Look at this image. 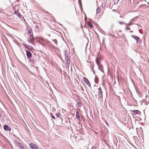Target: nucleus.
<instances>
[{"mask_svg": "<svg viewBox=\"0 0 149 149\" xmlns=\"http://www.w3.org/2000/svg\"><path fill=\"white\" fill-rule=\"evenodd\" d=\"M29 146L31 149H38V147L36 145L33 143H30Z\"/></svg>", "mask_w": 149, "mask_h": 149, "instance_id": "1", "label": "nucleus"}, {"mask_svg": "<svg viewBox=\"0 0 149 149\" xmlns=\"http://www.w3.org/2000/svg\"><path fill=\"white\" fill-rule=\"evenodd\" d=\"M30 40H29V42L31 43L33 45L34 44V39L33 34L29 35Z\"/></svg>", "mask_w": 149, "mask_h": 149, "instance_id": "2", "label": "nucleus"}, {"mask_svg": "<svg viewBox=\"0 0 149 149\" xmlns=\"http://www.w3.org/2000/svg\"><path fill=\"white\" fill-rule=\"evenodd\" d=\"M98 94L99 97L100 98H102L103 97L102 95V89L101 87H99L98 89Z\"/></svg>", "mask_w": 149, "mask_h": 149, "instance_id": "3", "label": "nucleus"}, {"mask_svg": "<svg viewBox=\"0 0 149 149\" xmlns=\"http://www.w3.org/2000/svg\"><path fill=\"white\" fill-rule=\"evenodd\" d=\"M84 81L89 86H91V84L88 79L85 77H84Z\"/></svg>", "mask_w": 149, "mask_h": 149, "instance_id": "4", "label": "nucleus"}, {"mask_svg": "<svg viewBox=\"0 0 149 149\" xmlns=\"http://www.w3.org/2000/svg\"><path fill=\"white\" fill-rule=\"evenodd\" d=\"M27 34L30 35L33 34V33L30 27H28Z\"/></svg>", "mask_w": 149, "mask_h": 149, "instance_id": "5", "label": "nucleus"}, {"mask_svg": "<svg viewBox=\"0 0 149 149\" xmlns=\"http://www.w3.org/2000/svg\"><path fill=\"white\" fill-rule=\"evenodd\" d=\"M101 59V57L100 56H97L96 59V62L97 64H99V63H100Z\"/></svg>", "mask_w": 149, "mask_h": 149, "instance_id": "6", "label": "nucleus"}, {"mask_svg": "<svg viewBox=\"0 0 149 149\" xmlns=\"http://www.w3.org/2000/svg\"><path fill=\"white\" fill-rule=\"evenodd\" d=\"M3 128L6 131H10L11 130V128L7 125H4Z\"/></svg>", "mask_w": 149, "mask_h": 149, "instance_id": "7", "label": "nucleus"}, {"mask_svg": "<svg viewBox=\"0 0 149 149\" xmlns=\"http://www.w3.org/2000/svg\"><path fill=\"white\" fill-rule=\"evenodd\" d=\"M132 37L134 39L136 40L137 42H138L140 41V39L138 37L135 36L133 35H132Z\"/></svg>", "mask_w": 149, "mask_h": 149, "instance_id": "8", "label": "nucleus"}, {"mask_svg": "<svg viewBox=\"0 0 149 149\" xmlns=\"http://www.w3.org/2000/svg\"><path fill=\"white\" fill-rule=\"evenodd\" d=\"M26 53H27L26 55H27V57L28 58H30L31 57L32 54H31V52H30V51H28L27 50H26Z\"/></svg>", "mask_w": 149, "mask_h": 149, "instance_id": "9", "label": "nucleus"}, {"mask_svg": "<svg viewBox=\"0 0 149 149\" xmlns=\"http://www.w3.org/2000/svg\"><path fill=\"white\" fill-rule=\"evenodd\" d=\"M26 48H27L28 49L30 50H33V48L31 46L29 45H26L25 46Z\"/></svg>", "mask_w": 149, "mask_h": 149, "instance_id": "10", "label": "nucleus"}, {"mask_svg": "<svg viewBox=\"0 0 149 149\" xmlns=\"http://www.w3.org/2000/svg\"><path fill=\"white\" fill-rule=\"evenodd\" d=\"M97 65L98 66L99 69L101 70V71H102L103 69V66L102 65L100 64V63H99V64H97Z\"/></svg>", "mask_w": 149, "mask_h": 149, "instance_id": "11", "label": "nucleus"}, {"mask_svg": "<svg viewBox=\"0 0 149 149\" xmlns=\"http://www.w3.org/2000/svg\"><path fill=\"white\" fill-rule=\"evenodd\" d=\"M15 13L17 15V16L19 17H21V15L20 13L17 10V11H15Z\"/></svg>", "mask_w": 149, "mask_h": 149, "instance_id": "12", "label": "nucleus"}, {"mask_svg": "<svg viewBox=\"0 0 149 149\" xmlns=\"http://www.w3.org/2000/svg\"><path fill=\"white\" fill-rule=\"evenodd\" d=\"M76 116L77 118L79 120H80V116L79 113L77 111L76 113Z\"/></svg>", "mask_w": 149, "mask_h": 149, "instance_id": "13", "label": "nucleus"}, {"mask_svg": "<svg viewBox=\"0 0 149 149\" xmlns=\"http://www.w3.org/2000/svg\"><path fill=\"white\" fill-rule=\"evenodd\" d=\"M15 143L16 145L19 148H20L21 146L22 145V144L19 143V142H18L17 141L15 142Z\"/></svg>", "mask_w": 149, "mask_h": 149, "instance_id": "14", "label": "nucleus"}, {"mask_svg": "<svg viewBox=\"0 0 149 149\" xmlns=\"http://www.w3.org/2000/svg\"><path fill=\"white\" fill-rule=\"evenodd\" d=\"M132 111L133 113H135L136 114H139L140 113V112L138 110H133Z\"/></svg>", "mask_w": 149, "mask_h": 149, "instance_id": "15", "label": "nucleus"}, {"mask_svg": "<svg viewBox=\"0 0 149 149\" xmlns=\"http://www.w3.org/2000/svg\"><path fill=\"white\" fill-rule=\"evenodd\" d=\"M87 25L91 28H92L93 26V24L90 22H88Z\"/></svg>", "mask_w": 149, "mask_h": 149, "instance_id": "16", "label": "nucleus"}, {"mask_svg": "<svg viewBox=\"0 0 149 149\" xmlns=\"http://www.w3.org/2000/svg\"><path fill=\"white\" fill-rule=\"evenodd\" d=\"M138 17H134V18L132 19L130 21V22H133L135 20H136L137 18H138Z\"/></svg>", "mask_w": 149, "mask_h": 149, "instance_id": "17", "label": "nucleus"}, {"mask_svg": "<svg viewBox=\"0 0 149 149\" xmlns=\"http://www.w3.org/2000/svg\"><path fill=\"white\" fill-rule=\"evenodd\" d=\"M20 148V149H26L25 146L23 144H22Z\"/></svg>", "mask_w": 149, "mask_h": 149, "instance_id": "18", "label": "nucleus"}, {"mask_svg": "<svg viewBox=\"0 0 149 149\" xmlns=\"http://www.w3.org/2000/svg\"><path fill=\"white\" fill-rule=\"evenodd\" d=\"M119 0H113L114 3L115 4H117Z\"/></svg>", "mask_w": 149, "mask_h": 149, "instance_id": "19", "label": "nucleus"}, {"mask_svg": "<svg viewBox=\"0 0 149 149\" xmlns=\"http://www.w3.org/2000/svg\"><path fill=\"white\" fill-rule=\"evenodd\" d=\"M51 116L52 118H53L54 119H55V117L53 115V114L51 113Z\"/></svg>", "mask_w": 149, "mask_h": 149, "instance_id": "20", "label": "nucleus"}, {"mask_svg": "<svg viewBox=\"0 0 149 149\" xmlns=\"http://www.w3.org/2000/svg\"><path fill=\"white\" fill-rule=\"evenodd\" d=\"M105 6V5L104 3H102V4L101 6L102 7V8H104V7Z\"/></svg>", "mask_w": 149, "mask_h": 149, "instance_id": "21", "label": "nucleus"}, {"mask_svg": "<svg viewBox=\"0 0 149 149\" xmlns=\"http://www.w3.org/2000/svg\"><path fill=\"white\" fill-rule=\"evenodd\" d=\"M54 42L56 44H57V40H56V39H55L54 40Z\"/></svg>", "mask_w": 149, "mask_h": 149, "instance_id": "22", "label": "nucleus"}, {"mask_svg": "<svg viewBox=\"0 0 149 149\" xmlns=\"http://www.w3.org/2000/svg\"><path fill=\"white\" fill-rule=\"evenodd\" d=\"M79 2H80V5L81 6V9H82V6H81V0H79Z\"/></svg>", "mask_w": 149, "mask_h": 149, "instance_id": "23", "label": "nucleus"}, {"mask_svg": "<svg viewBox=\"0 0 149 149\" xmlns=\"http://www.w3.org/2000/svg\"><path fill=\"white\" fill-rule=\"evenodd\" d=\"M100 12V10H97L96 13H98Z\"/></svg>", "mask_w": 149, "mask_h": 149, "instance_id": "24", "label": "nucleus"}, {"mask_svg": "<svg viewBox=\"0 0 149 149\" xmlns=\"http://www.w3.org/2000/svg\"><path fill=\"white\" fill-rule=\"evenodd\" d=\"M119 23L120 24H124V22H119Z\"/></svg>", "mask_w": 149, "mask_h": 149, "instance_id": "25", "label": "nucleus"}, {"mask_svg": "<svg viewBox=\"0 0 149 149\" xmlns=\"http://www.w3.org/2000/svg\"><path fill=\"white\" fill-rule=\"evenodd\" d=\"M132 22H130L128 24V25H131V24H132Z\"/></svg>", "mask_w": 149, "mask_h": 149, "instance_id": "26", "label": "nucleus"}, {"mask_svg": "<svg viewBox=\"0 0 149 149\" xmlns=\"http://www.w3.org/2000/svg\"><path fill=\"white\" fill-rule=\"evenodd\" d=\"M126 29L127 30H130V28H126Z\"/></svg>", "mask_w": 149, "mask_h": 149, "instance_id": "27", "label": "nucleus"}, {"mask_svg": "<svg viewBox=\"0 0 149 149\" xmlns=\"http://www.w3.org/2000/svg\"><path fill=\"white\" fill-rule=\"evenodd\" d=\"M100 7H98L97 8V9H100Z\"/></svg>", "mask_w": 149, "mask_h": 149, "instance_id": "28", "label": "nucleus"}, {"mask_svg": "<svg viewBox=\"0 0 149 149\" xmlns=\"http://www.w3.org/2000/svg\"><path fill=\"white\" fill-rule=\"evenodd\" d=\"M57 116H58V117H59V115H58H58H57Z\"/></svg>", "mask_w": 149, "mask_h": 149, "instance_id": "29", "label": "nucleus"}, {"mask_svg": "<svg viewBox=\"0 0 149 149\" xmlns=\"http://www.w3.org/2000/svg\"><path fill=\"white\" fill-rule=\"evenodd\" d=\"M1 114H0V117H1Z\"/></svg>", "mask_w": 149, "mask_h": 149, "instance_id": "30", "label": "nucleus"}, {"mask_svg": "<svg viewBox=\"0 0 149 149\" xmlns=\"http://www.w3.org/2000/svg\"><path fill=\"white\" fill-rule=\"evenodd\" d=\"M95 96H97V95H96V94H95Z\"/></svg>", "mask_w": 149, "mask_h": 149, "instance_id": "31", "label": "nucleus"}]
</instances>
